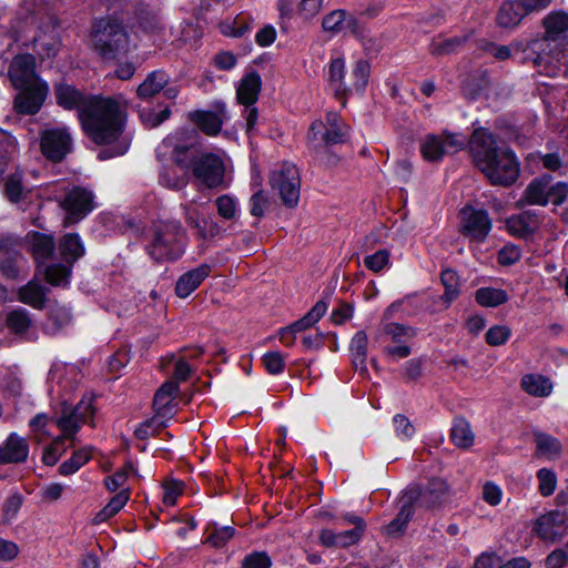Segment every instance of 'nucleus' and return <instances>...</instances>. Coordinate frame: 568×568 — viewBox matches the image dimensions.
I'll list each match as a JSON object with an SVG mask.
<instances>
[{"label":"nucleus","instance_id":"43","mask_svg":"<svg viewBox=\"0 0 568 568\" xmlns=\"http://www.w3.org/2000/svg\"><path fill=\"white\" fill-rule=\"evenodd\" d=\"M466 37H453L448 39H435L430 43V53L434 55H447L456 52L466 42Z\"/></svg>","mask_w":568,"mask_h":568},{"label":"nucleus","instance_id":"60","mask_svg":"<svg viewBox=\"0 0 568 568\" xmlns=\"http://www.w3.org/2000/svg\"><path fill=\"white\" fill-rule=\"evenodd\" d=\"M163 488V503L166 506L175 505L178 497L183 493V484L181 481L170 480L164 484Z\"/></svg>","mask_w":568,"mask_h":568},{"label":"nucleus","instance_id":"6","mask_svg":"<svg viewBox=\"0 0 568 568\" xmlns=\"http://www.w3.org/2000/svg\"><path fill=\"white\" fill-rule=\"evenodd\" d=\"M58 250L68 265L52 264L48 266L45 280L51 285L65 286L69 283L73 263L84 255L85 247L78 233H68L60 239Z\"/></svg>","mask_w":568,"mask_h":568},{"label":"nucleus","instance_id":"62","mask_svg":"<svg viewBox=\"0 0 568 568\" xmlns=\"http://www.w3.org/2000/svg\"><path fill=\"white\" fill-rule=\"evenodd\" d=\"M234 536V529L230 526L215 528L207 537V542L214 547L224 546Z\"/></svg>","mask_w":568,"mask_h":568},{"label":"nucleus","instance_id":"5","mask_svg":"<svg viewBox=\"0 0 568 568\" xmlns=\"http://www.w3.org/2000/svg\"><path fill=\"white\" fill-rule=\"evenodd\" d=\"M185 244V231L179 222H161L154 226L146 251L156 262L174 261L184 253Z\"/></svg>","mask_w":568,"mask_h":568},{"label":"nucleus","instance_id":"1","mask_svg":"<svg viewBox=\"0 0 568 568\" xmlns=\"http://www.w3.org/2000/svg\"><path fill=\"white\" fill-rule=\"evenodd\" d=\"M57 103L65 110L77 109L85 134L97 144H111L99 153V159L123 155L131 139L123 135V112L110 98L85 97L75 87L58 83L54 89Z\"/></svg>","mask_w":568,"mask_h":568},{"label":"nucleus","instance_id":"52","mask_svg":"<svg viewBox=\"0 0 568 568\" xmlns=\"http://www.w3.org/2000/svg\"><path fill=\"white\" fill-rule=\"evenodd\" d=\"M22 506V496L18 493H13L4 500L2 505V521L4 524L12 523Z\"/></svg>","mask_w":568,"mask_h":568},{"label":"nucleus","instance_id":"27","mask_svg":"<svg viewBox=\"0 0 568 568\" xmlns=\"http://www.w3.org/2000/svg\"><path fill=\"white\" fill-rule=\"evenodd\" d=\"M261 77L256 72L245 74L236 89V98L239 103L251 106L253 105L261 92Z\"/></svg>","mask_w":568,"mask_h":568},{"label":"nucleus","instance_id":"50","mask_svg":"<svg viewBox=\"0 0 568 568\" xmlns=\"http://www.w3.org/2000/svg\"><path fill=\"white\" fill-rule=\"evenodd\" d=\"M7 325L16 334L27 332L31 325L29 312L23 308L10 312L7 316Z\"/></svg>","mask_w":568,"mask_h":568},{"label":"nucleus","instance_id":"9","mask_svg":"<svg viewBox=\"0 0 568 568\" xmlns=\"http://www.w3.org/2000/svg\"><path fill=\"white\" fill-rule=\"evenodd\" d=\"M93 414L94 408L91 398L81 399L74 408L64 405L61 416L55 419L57 426L63 433L61 436L73 443L81 425L88 423L93 417Z\"/></svg>","mask_w":568,"mask_h":568},{"label":"nucleus","instance_id":"58","mask_svg":"<svg viewBox=\"0 0 568 568\" xmlns=\"http://www.w3.org/2000/svg\"><path fill=\"white\" fill-rule=\"evenodd\" d=\"M6 195L14 203H18L24 195V187L19 176H10L6 182Z\"/></svg>","mask_w":568,"mask_h":568},{"label":"nucleus","instance_id":"35","mask_svg":"<svg viewBox=\"0 0 568 568\" xmlns=\"http://www.w3.org/2000/svg\"><path fill=\"white\" fill-rule=\"evenodd\" d=\"M520 384L526 393L536 397H547L552 390L551 382L541 375H525Z\"/></svg>","mask_w":568,"mask_h":568},{"label":"nucleus","instance_id":"12","mask_svg":"<svg viewBox=\"0 0 568 568\" xmlns=\"http://www.w3.org/2000/svg\"><path fill=\"white\" fill-rule=\"evenodd\" d=\"M72 148V138L68 128H53L44 130L41 134V150L43 155L53 161H61Z\"/></svg>","mask_w":568,"mask_h":568},{"label":"nucleus","instance_id":"59","mask_svg":"<svg viewBox=\"0 0 568 568\" xmlns=\"http://www.w3.org/2000/svg\"><path fill=\"white\" fill-rule=\"evenodd\" d=\"M48 416L45 414H38L30 420V427L33 433L34 439L38 443L43 442L50 434L47 432L45 426L48 423Z\"/></svg>","mask_w":568,"mask_h":568},{"label":"nucleus","instance_id":"51","mask_svg":"<svg viewBox=\"0 0 568 568\" xmlns=\"http://www.w3.org/2000/svg\"><path fill=\"white\" fill-rule=\"evenodd\" d=\"M371 73V65L368 61L366 60H358L353 70H352V78H353V88L355 91L364 92Z\"/></svg>","mask_w":568,"mask_h":568},{"label":"nucleus","instance_id":"14","mask_svg":"<svg viewBox=\"0 0 568 568\" xmlns=\"http://www.w3.org/2000/svg\"><path fill=\"white\" fill-rule=\"evenodd\" d=\"M326 120L328 128L320 120L314 121L310 128L307 138L314 148H317L322 143L325 145L341 143L346 135V131L341 125L339 118L336 113L329 112Z\"/></svg>","mask_w":568,"mask_h":568},{"label":"nucleus","instance_id":"22","mask_svg":"<svg viewBox=\"0 0 568 568\" xmlns=\"http://www.w3.org/2000/svg\"><path fill=\"white\" fill-rule=\"evenodd\" d=\"M539 223L535 212L525 211L507 219L506 227L511 235L527 239L538 230Z\"/></svg>","mask_w":568,"mask_h":568},{"label":"nucleus","instance_id":"57","mask_svg":"<svg viewBox=\"0 0 568 568\" xmlns=\"http://www.w3.org/2000/svg\"><path fill=\"white\" fill-rule=\"evenodd\" d=\"M263 363L270 374L276 375L283 372L285 361L280 352H268L263 356Z\"/></svg>","mask_w":568,"mask_h":568},{"label":"nucleus","instance_id":"19","mask_svg":"<svg viewBox=\"0 0 568 568\" xmlns=\"http://www.w3.org/2000/svg\"><path fill=\"white\" fill-rule=\"evenodd\" d=\"M322 27L326 32H349L352 34H358L361 29L357 19L342 9L334 10L324 16Z\"/></svg>","mask_w":568,"mask_h":568},{"label":"nucleus","instance_id":"37","mask_svg":"<svg viewBox=\"0 0 568 568\" xmlns=\"http://www.w3.org/2000/svg\"><path fill=\"white\" fill-rule=\"evenodd\" d=\"M412 498V496L407 497V500L403 503L400 510L398 511L396 517L387 525L386 534L388 536H397L405 530L407 524L409 523L414 514Z\"/></svg>","mask_w":568,"mask_h":568},{"label":"nucleus","instance_id":"41","mask_svg":"<svg viewBox=\"0 0 568 568\" xmlns=\"http://www.w3.org/2000/svg\"><path fill=\"white\" fill-rule=\"evenodd\" d=\"M452 440L460 448H468L474 444V433L465 418H456L450 433Z\"/></svg>","mask_w":568,"mask_h":568},{"label":"nucleus","instance_id":"18","mask_svg":"<svg viewBox=\"0 0 568 568\" xmlns=\"http://www.w3.org/2000/svg\"><path fill=\"white\" fill-rule=\"evenodd\" d=\"M29 443L17 433H11L0 445V464H19L28 459Z\"/></svg>","mask_w":568,"mask_h":568},{"label":"nucleus","instance_id":"26","mask_svg":"<svg viewBox=\"0 0 568 568\" xmlns=\"http://www.w3.org/2000/svg\"><path fill=\"white\" fill-rule=\"evenodd\" d=\"M551 175L545 174L532 180L524 191L523 200L530 205L545 206L549 202V184Z\"/></svg>","mask_w":568,"mask_h":568},{"label":"nucleus","instance_id":"7","mask_svg":"<svg viewBox=\"0 0 568 568\" xmlns=\"http://www.w3.org/2000/svg\"><path fill=\"white\" fill-rule=\"evenodd\" d=\"M467 139L462 133L443 131L440 134H426L419 144L423 159L427 162H440L446 155L462 151Z\"/></svg>","mask_w":568,"mask_h":568},{"label":"nucleus","instance_id":"24","mask_svg":"<svg viewBox=\"0 0 568 568\" xmlns=\"http://www.w3.org/2000/svg\"><path fill=\"white\" fill-rule=\"evenodd\" d=\"M448 494L447 483L442 478H433L419 491L418 503L427 508H433L444 503Z\"/></svg>","mask_w":568,"mask_h":568},{"label":"nucleus","instance_id":"56","mask_svg":"<svg viewBox=\"0 0 568 568\" xmlns=\"http://www.w3.org/2000/svg\"><path fill=\"white\" fill-rule=\"evenodd\" d=\"M393 424L396 435L400 440H408L414 436L415 427L406 416L402 414L395 415L393 418Z\"/></svg>","mask_w":568,"mask_h":568},{"label":"nucleus","instance_id":"2","mask_svg":"<svg viewBox=\"0 0 568 568\" xmlns=\"http://www.w3.org/2000/svg\"><path fill=\"white\" fill-rule=\"evenodd\" d=\"M194 134L190 130H178L169 134L158 146L156 156L160 161L171 156L173 163L182 169H192L196 181L209 189L224 183L225 165L223 160L213 153L195 155L193 150Z\"/></svg>","mask_w":568,"mask_h":568},{"label":"nucleus","instance_id":"11","mask_svg":"<svg viewBox=\"0 0 568 568\" xmlns=\"http://www.w3.org/2000/svg\"><path fill=\"white\" fill-rule=\"evenodd\" d=\"M532 531L547 542L560 540L568 534V511L556 509L539 516Z\"/></svg>","mask_w":568,"mask_h":568},{"label":"nucleus","instance_id":"32","mask_svg":"<svg viewBox=\"0 0 568 568\" xmlns=\"http://www.w3.org/2000/svg\"><path fill=\"white\" fill-rule=\"evenodd\" d=\"M546 38L552 41L559 40L568 32V13L551 12L544 19Z\"/></svg>","mask_w":568,"mask_h":568},{"label":"nucleus","instance_id":"23","mask_svg":"<svg viewBox=\"0 0 568 568\" xmlns=\"http://www.w3.org/2000/svg\"><path fill=\"white\" fill-rule=\"evenodd\" d=\"M211 267L202 264L189 272L182 274L175 284V293L179 297L185 298L192 294L201 283L209 276Z\"/></svg>","mask_w":568,"mask_h":568},{"label":"nucleus","instance_id":"36","mask_svg":"<svg viewBox=\"0 0 568 568\" xmlns=\"http://www.w3.org/2000/svg\"><path fill=\"white\" fill-rule=\"evenodd\" d=\"M19 300L34 308H42L44 306L45 293L38 282L30 281L19 290Z\"/></svg>","mask_w":568,"mask_h":568},{"label":"nucleus","instance_id":"17","mask_svg":"<svg viewBox=\"0 0 568 568\" xmlns=\"http://www.w3.org/2000/svg\"><path fill=\"white\" fill-rule=\"evenodd\" d=\"M26 262L18 250V242L12 237L0 240V273L9 278H18Z\"/></svg>","mask_w":568,"mask_h":568},{"label":"nucleus","instance_id":"4","mask_svg":"<svg viewBox=\"0 0 568 568\" xmlns=\"http://www.w3.org/2000/svg\"><path fill=\"white\" fill-rule=\"evenodd\" d=\"M91 45L104 60H118L136 49L126 29L113 20H99L91 32Z\"/></svg>","mask_w":568,"mask_h":568},{"label":"nucleus","instance_id":"8","mask_svg":"<svg viewBox=\"0 0 568 568\" xmlns=\"http://www.w3.org/2000/svg\"><path fill=\"white\" fill-rule=\"evenodd\" d=\"M272 190L277 192L283 203L294 207L300 199V173L292 163H284L280 170H274L270 178Z\"/></svg>","mask_w":568,"mask_h":568},{"label":"nucleus","instance_id":"61","mask_svg":"<svg viewBox=\"0 0 568 568\" xmlns=\"http://www.w3.org/2000/svg\"><path fill=\"white\" fill-rule=\"evenodd\" d=\"M384 331L394 342H400L403 337L409 338L415 335L414 328L398 323L386 324Z\"/></svg>","mask_w":568,"mask_h":568},{"label":"nucleus","instance_id":"29","mask_svg":"<svg viewBox=\"0 0 568 568\" xmlns=\"http://www.w3.org/2000/svg\"><path fill=\"white\" fill-rule=\"evenodd\" d=\"M179 386L174 381L165 382L155 393L153 405L156 414L165 417L171 415L173 412L172 402L174 396L178 394Z\"/></svg>","mask_w":568,"mask_h":568},{"label":"nucleus","instance_id":"21","mask_svg":"<svg viewBox=\"0 0 568 568\" xmlns=\"http://www.w3.org/2000/svg\"><path fill=\"white\" fill-rule=\"evenodd\" d=\"M525 18L526 14L518 0H505L496 12L495 22L497 27L511 31L517 29Z\"/></svg>","mask_w":568,"mask_h":568},{"label":"nucleus","instance_id":"33","mask_svg":"<svg viewBox=\"0 0 568 568\" xmlns=\"http://www.w3.org/2000/svg\"><path fill=\"white\" fill-rule=\"evenodd\" d=\"M367 345L368 338L364 331H358L349 344L353 366L359 372L366 371Z\"/></svg>","mask_w":568,"mask_h":568},{"label":"nucleus","instance_id":"64","mask_svg":"<svg viewBox=\"0 0 568 568\" xmlns=\"http://www.w3.org/2000/svg\"><path fill=\"white\" fill-rule=\"evenodd\" d=\"M546 567L547 568H564L568 565V550L567 547L555 549L551 551L546 558Z\"/></svg>","mask_w":568,"mask_h":568},{"label":"nucleus","instance_id":"45","mask_svg":"<svg viewBox=\"0 0 568 568\" xmlns=\"http://www.w3.org/2000/svg\"><path fill=\"white\" fill-rule=\"evenodd\" d=\"M32 253L37 261L48 258L54 250L52 236L34 233L31 242Z\"/></svg>","mask_w":568,"mask_h":568},{"label":"nucleus","instance_id":"34","mask_svg":"<svg viewBox=\"0 0 568 568\" xmlns=\"http://www.w3.org/2000/svg\"><path fill=\"white\" fill-rule=\"evenodd\" d=\"M59 43L58 33L53 27L50 28L49 32L41 31L33 40L34 50L41 58L55 55Z\"/></svg>","mask_w":568,"mask_h":568},{"label":"nucleus","instance_id":"55","mask_svg":"<svg viewBox=\"0 0 568 568\" xmlns=\"http://www.w3.org/2000/svg\"><path fill=\"white\" fill-rule=\"evenodd\" d=\"M537 478L539 481V491L542 496H550L556 489V475L554 471L541 468L537 473Z\"/></svg>","mask_w":568,"mask_h":568},{"label":"nucleus","instance_id":"10","mask_svg":"<svg viewBox=\"0 0 568 568\" xmlns=\"http://www.w3.org/2000/svg\"><path fill=\"white\" fill-rule=\"evenodd\" d=\"M61 207L67 213L65 225L78 223L94 209V194L89 189L74 186L67 192Z\"/></svg>","mask_w":568,"mask_h":568},{"label":"nucleus","instance_id":"16","mask_svg":"<svg viewBox=\"0 0 568 568\" xmlns=\"http://www.w3.org/2000/svg\"><path fill=\"white\" fill-rule=\"evenodd\" d=\"M20 92L13 101L14 110L20 114L33 115L42 108L48 93V83H38L30 87L18 88Z\"/></svg>","mask_w":568,"mask_h":568},{"label":"nucleus","instance_id":"63","mask_svg":"<svg viewBox=\"0 0 568 568\" xmlns=\"http://www.w3.org/2000/svg\"><path fill=\"white\" fill-rule=\"evenodd\" d=\"M268 206V201L263 191L255 192L250 199V213L255 217H262Z\"/></svg>","mask_w":568,"mask_h":568},{"label":"nucleus","instance_id":"20","mask_svg":"<svg viewBox=\"0 0 568 568\" xmlns=\"http://www.w3.org/2000/svg\"><path fill=\"white\" fill-rule=\"evenodd\" d=\"M191 120L206 134L215 135L221 131L222 124L227 119L224 103L216 105V111H195L190 115Z\"/></svg>","mask_w":568,"mask_h":568},{"label":"nucleus","instance_id":"40","mask_svg":"<svg viewBox=\"0 0 568 568\" xmlns=\"http://www.w3.org/2000/svg\"><path fill=\"white\" fill-rule=\"evenodd\" d=\"M475 300L484 307H497L508 301V294L500 288L481 287L476 291Z\"/></svg>","mask_w":568,"mask_h":568},{"label":"nucleus","instance_id":"54","mask_svg":"<svg viewBox=\"0 0 568 568\" xmlns=\"http://www.w3.org/2000/svg\"><path fill=\"white\" fill-rule=\"evenodd\" d=\"M511 335V331L505 325L491 326L486 333V342L491 346L505 344Z\"/></svg>","mask_w":568,"mask_h":568},{"label":"nucleus","instance_id":"13","mask_svg":"<svg viewBox=\"0 0 568 568\" xmlns=\"http://www.w3.org/2000/svg\"><path fill=\"white\" fill-rule=\"evenodd\" d=\"M460 232L471 241L483 242L491 230V220L485 210L464 207L460 211Z\"/></svg>","mask_w":568,"mask_h":568},{"label":"nucleus","instance_id":"53","mask_svg":"<svg viewBox=\"0 0 568 568\" xmlns=\"http://www.w3.org/2000/svg\"><path fill=\"white\" fill-rule=\"evenodd\" d=\"M364 265L372 272L378 273L389 265V252L378 250L364 258Z\"/></svg>","mask_w":568,"mask_h":568},{"label":"nucleus","instance_id":"15","mask_svg":"<svg viewBox=\"0 0 568 568\" xmlns=\"http://www.w3.org/2000/svg\"><path fill=\"white\" fill-rule=\"evenodd\" d=\"M8 75L16 89L47 83L37 73L36 59L29 53L18 54L12 59Z\"/></svg>","mask_w":568,"mask_h":568},{"label":"nucleus","instance_id":"47","mask_svg":"<svg viewBox=\"0 0 568 568\" xmlns=\"http://www.w3.org/2000/svg\"><path fill=\"white\" fill-rule=\"evenodd\" d=\"M535 443L538 454L546 457H555L560 453V443L552 436L545 433H535Z\"/></svg>","mask_w":568,"mask_h":568},{"label":"nucleus","instance_id":"42","mask_svg":"<svg viewBox=\"0 0 568 568\" xmlns=\"http://www.w3.org/2000/svg\"><path fill=\"white\" fill-rule=\"evenodd\" d=\"M79 375L78 368L74 365L63 363H55L50 369V379L57 382L63 388H72L69 377L77 378Z\"/></svg>","mask_w":568,"mask_h":568},{"label":"nucleus","instance_id":"28","mask_svg":"<svg viewBox=\"0 0 568 568\" xmlns=\"http://www.w3.org/2000/svg\"><path fill=\"white\" fill-rule=\"evenodd\" d=\"M187 169L174 165H163L159 172V183L170 190L180 191L189 183Z\"/></svg>","mask_w":568,"mask_h":568},{"label":"nucleus","instance_id":"48","mask_svg":"<svg viewBox=\"0 0 568 568\" xmlns=\"http://www.w3.org/2000/svg\"><path fill=\"white\" fill-rule=\"evenodd\" d=\"M181 209L183 210L186 223L191 227L196 229L202 237L214 236L217 233L219 226L216 224H212L210 232H206V230L201 225L199 211L191 204H182Z\"/></svg>","mask_w":568,"mask_h":568},{"label":"nucleus","instance_id":"44","mask_svg":"<svg viewBox=\"0 0 568 568\" xmlns=\"http://www.w3.org/2000/svg\"><path fill=\"white\" fill-rule=\"evenodd\" d=\"M217 214L224 220H234L239 216V200L231 194H223L215 200Z\"/></svg>","mask_w":568,"mask_h":568},{"label":"nucleus","instance_id":"31","mask_svg":"<svg viewBox=\"0 0 568 568\" xmlns=\"http://www.w3.org/2000/svg\"><path fill=\"white\" fill-rule=\"evenodd\" d=\"M170 77L162 70L150 72L145 80L138 87L136 93L142 99H149L162 91L169 83Z\"/></svg>","mask_w":568,"mask_h":568},{"label":"nucleus","instance_id":"46","mask_svg":"<svg viewBox=\"0 0 568 568\" xmlns=\"http://www.w3.org/2000/svg\"><path fill=\"white\" fill-rule=\"evenodd\" d=\"M442 283L445 287L443 300L449 305L459 296V278L455 271L444 270L440 275Z\"/></svg>","mask_w":568,"mask_h":568},{"label":"nucleus","instance_id":"3","mask_svg":"<svg viewBox=\"0 0 568 568\" xmlns=\"http://www.w3.org/2000/svg\"><path fill=\"white\" fill-rule=\"evenodd\" d=\"M469 152L475 166L493 185L509 186L520 173L515 152L499 146L496 136L487 129H476L469 141Z\"/></svg>","mask_w":568,"mask_h":568},{"label":"nucleus","instance_id":"30","mask_svg":"<svg viewBox=\"0 0 568 568\" xmlns=\"http://www.w3.org/2000/svg\"><path fill=\"white\" fill-rule=\"evenodd\" d=\"M345 59L343 55L332 58L328 64L329 87L338 97H344L351 89L346 85L345 79Z\"/></svg>","mask_w":568,"mask_h":568},{"label":"nucleus","instance_id":"49","mask_svg":"<svg viewBox=\"0 0 568 568\" xmlns=\"http://www.w3.org/2000/svg\"><path fill=\"white\" fill-rule=\"evenodd\" d=\"M63 436L55 437L43 450L42 462L48 466H53L58 463L59 458L67 450L65 440Z\"/></svg>","mask_w":568,"mask_h":568},{"label":"nucleus","instance_id":"39","mask_svg":"<svg viewBox=\"0 0 568 568\" xmlns=\"http://www.w3.org/2000/svg\"><path fill=\"white\" fill-rule=\"evenodd\" d=\"M91 456L92 448L90 446H85L75 450L69 459L60 465V474L63 476L74 474L91 459Z\"/></svg>","mask_w":568,"mask_h":568},{"label":"nucleus","instance_id":"38","mask_svg":"<svg viewBox=\"0 0 568 568\" xmlns=\"http://www.w3.org/2000/svg\"><path fill=\"white\" fill-rule=\"evenodd\" d=\"M130 493L128 489H122L101 509L94 517L95 524L106 521L111 517L115 516L129 501Z\"/></svg>","mask_w":568,"mask_h":568},{"label":"nucleus","instance_id":"25","mask_svg":"<svg viewBox=\"0 0 568 568\" xmlns=\"http://www.w3.org/2000/svg\"><path fill=\"white\" fill-rule=\"evenodd\" d=\"M363 535L364 532H361V528H352L341 532L323 529L320 532V541L325 547L347 548L357 544Z\"/></svg>","mask_w":568,"mask_h":568}]
</instances>
